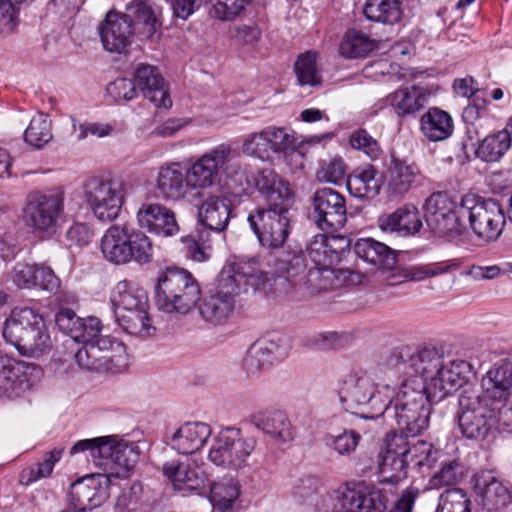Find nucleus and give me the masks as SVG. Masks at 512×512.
Here are the masks:
<instances>
[{"instance_id": "f257e3e1", "label": "nucleus", "mask_w": 512, "mask_h": 512, "mask_svg": "<svg viewBox=\"0 0 512 512\" xmlns=\"http://www.w3.org/2000/svg\"><path fill=\"white\" fill-rule=\"evenodd\" d=\"M218 277L238 293L242 286H250L266 293L284 294L295 301L304 299L308 289L305 258L297 251L270 254L264 264L256 257L239 258L227 263Z\"/></svg>"}, {"instance_id": "f03ea898", "label": "nucleus", "mask_w": 512, "mask_h": 512, "mask_svg": "<svg viewBox=\"0 0 512 512\" xmlns=\"http://www.w3.org/2000/svg\"><path fill=\"white\" fill-rule=\"evenodd\" d=\"M253 182L266 205L253 209L247 221L262 246L279 248L290 233L289 210L294 204V191L290 183L271 168L257 170Z\"/></svg>"}, {"instance_id": "7ed1b4c3", "label": "nucleus", "mask_w": 512, "mask_h": 512, "mask_svg": "<svg viewBox=\"0 0 512 512\" xmlns=\"http://www.w3.org/2000/svg\"><path fill=\"white\" fill-rule=\"evenodd\" d=\"M159 26L155 12L147 2H129L125 13L109 11L98 31L103 48L111 53H124L134 32L146 39L155 35Z\"/></svg>"}, {"instance_id": "20e7f679", "label": "nucleus", "mask_w": 512, "mask_h": 512, "mask_svg": "<svg viewBox=\"0 0 512 512\" xmlns=\"http://www.w3.org/2000/svg\"><path fill=\"white\" fill-rule=\"evenodd\" d=\"M2 336L22 355L35 357L52 346L45 318L30 307H15L4 322Z\"/></svg>"}, {"instance_id": "39448f33", "label": "nucleus", "mask_w": 512, "mask_h": 512, "mask_svg": "<svg viewBox=\"0 0 512 512\" xmlns=\"http://www.w3.org/2000/svg\"><path fill=\"white\" fill-rule=\"evenodd\" d=\"M387 398L384 415L393 418L400 429L399 434L409 438L420 435L429 424L430 405L435 403L423 389L410 382H402L396 398Z\"/></svg>"}, {"instance_id": "423d86ee", "label": "nucleus", "mask_w": 512, "mask_h": 512, "mask_svg": "<svg viewBox=\"0 0 512 512\" xmlns=\"http://www.w3.org/2000/svg\"><path fill=\"white\" fill-rule=\"evenodd\" d=\"M200 286L186 269L167 267L160 272L155 286V304L166 313L185 314L200 299Z\"/></svg>"}, {"instance_id": "0eeeda50", "label": "nucleus", "mask_w": 512, "mask_h": 512, "mask_svg": "<svg viewBox=\"0 0 512 512\" xmlns=\"http://www.w3.org/2000/svg\"><path fill=\"white\" fill-rule=\"evenodd\" d=\"M466 195L460 202H455L446 192H434L425 201V219L428 227L450 242L459 244L468 234L465 223L467 209Z\"/></svg>"}, {"instance_id": "6e6552de", "label": "nucleus", "mask_w": 512, "mask_h": 512, "mask_svg": "<svg viewBox=\"0 0 512 512\" xmlns=\"http://www.w3.org/2000/svg\"><path fill=\"white\" fill-rule=\"evenodd\" d=\"M111 302L117 322L124 331L131 335H150L149 301L142 287L132 281H119L112 291Z\"/></svg>"}, {"instance_id": "1a4fd4ad", "label": "nucleus", "mask_w": 512, "mask_h": 512, "mask_svg": "<svg viewBox=\"0 0 512 512\" xmlns=\"http://www.w3.org/2000/svg\"><path fill=\"white\" fill-rule=\"evenodd\" d=\"M84 451L89 452L93 463L108 477H126L137 460L133 448L114 436L80 440L71 447L70 454Z\"/></svg>"}, {"instance_id": "9d476101", "label": "nucleus", "mask_w": 512, "mask_h": 512, "mask_svg": "<svg viewBox=\"0 0 512 512\" xmlns=\"http://www.w3.org/2000/svg\"><path fill=\"white\" fill-rule=\"evenodd\" d=\"M65 194L61 189L30 192L22 209L23 220L40 238H50L64 212Z\"/></svg>"}, {"instance_id": "9b49d317", "label": "nucleus", "mask_w": 512, "mask_h": 512, "mask_svg": "<svg viewBox=\"0 0 512 512\" xmlns=\"http://www.w3.org/2000/svg\"><path fill=\"white\" fill-rule=\"evenodd\" d=\"M339 399L347 411L364 419H376L387 408V398L376 391L373 380L366 373H351L342 381Z\"/></svg>"}, {"instance_id": "f8f14e48", "label": "nucleus", "mask_w": 512, "mask_h": 512, "mask_svg": "<svg viewBox=\"0 0 512 512\" xmlns=\"http://www.w3.org/2000/svg\"><path fill=\"white\" fill-rule=\"evenodd\" d=\"M480 399L478 390L464 388L458 397L457 421L463 437L484 441L494 431V409Z\"/></svg>"}, {"instance_id": "ddd939ff", "label": "nucleus", "mask_w": 512, "mask_h": 512, "mask_svg": "<svg viewBox=\"0 0 512 512\" xmlns=\"http://www.w3.org/2000/svg\"><path fill=\"white\" fill-rule=\"evenodd\" d=\"M83 196L98 220L112 222L119 216L124 202V184L110 176L90 177L84 183Z\"/></svg>"}, {"instance_id": "4468645a", "label": "nucleus", "mask_w": 512, "mask_h": 512, "mask_svg": "<svg viewBox=\"0 0 512 512\" xmlns=\"http://www.w3.org/2000/svg\"><path fill=\"white\" fill-rule=\"evenodd\" d=\"M256 443L255 437L243 436L240 429L226 428L214 439L208 458L216 466L237 471L249 464Z\"/></svg>"}, {"instance_id": "2eb2a0df", "label": "nucleus", "mask_w": 512, "mask_h": 512, "mask_svg": "<svg viewBox=\"0 0 512 512\" xmlns=\"http://www.w3.org/2000/svg\"><path fill=\"white\" fill-rule=\"evenodd\" d=\"M469 226L475 236L485 242L496 241L502 234L506 217L500 203L493 198L466 194Z\"/></svg>"}, {"instance_id": "dca6fc26", "label": "nucleus", "mask_w": 512, "mask_h": 512, "mask_svg": "<svg viewBox=\"0 0 512 512\" xmlns=\"http://www.w3.org/2000/svg\"><path fill=\"white\" fill-rule=\"evenodd\" d=\"M443 362V356L435 348L411 351L409 348L394 352L390 358L396 371L403 376L402 382H410L418 387L419 382L432 379Z\"/></svg>"}, {"instance_id": "f3484780", "label": "nucleus", "mask_w": 512, "mask_h": 512, "mask_svg": "<svg viewBox=\"0 0 512 512\" xmlns=\"http://www.w3.org/2000/svg\"><path fill=\"white\" fill-rule=\"evenodd\" d=\"M309 217L320 230L337 232L347 222L346 198L332 188L317 189L310 200Z\"/></svg>"}, {"instance_id": "a211bd4d", "label": "nucleus", "mask_w": 512, "mask_h": 512, "mask_svg": "<svg viewBox=\"0 0 512 512\" xmlns=\"http://www.w3.org/2000/svg\"><path fill=\"white\" fill-rule=\"evenodd\" d=\"M297 148L294 132L285 127L268 126L261 131L249 134L243 141L242 152L263 161L273 155L287 154Z\"/></svg>"}, {"instance_id": "6ab92c4d", "label": "nucleus", "mask_w": 512, "mask_h": 512, "mask_svg": "<svg viewBox=\"0 0 512 512\" xmlns=\"http://www.w3.org/2000/svg\"><path fill=\"white\" fill-rule=\"evenodd\" d=\"M237 156L230 144L222 143L195 160L186 170L191 189L211 187L218 174Z\"/></svg>"}, {"instance_id": "aec40b11", "label": "nucleus", "mask_w": 512, "mask_h": 512, "mask_svg": "<svg viewBox=\"0 0 512 512\" xmlns=\"http://www.w3.org/2000/svg\"><path fill=\"white\" fill-rule=\"evenodd\" d=\"M409 440L403 434L389 433L386 436V449L379 462L378 478L382 485L397 486L408 475Z\"/></svg>"}, {"instance_id": "412c9836", "label": "nucleus", "mask_w": 512, "mask_h": 512, "mask_svg": "<svg viewBox=\"0 0 512 512\" xmlns=\"http://www.w3.org/2000/svg\"><path fill=\"white\" fill-rule=\"evenodd\" d=\"M473 372V366L466 360H451L439 367V371L426 384L419 382L421 389L434 402L443 400L466 383Z\"/></svg>"}, {"instance_id": "4be33fe9", "label": "nucleus", "mask_w": 512, "mask_h": 512, "mask_svg": "<svg viewBox=\"0 0 512 512\" xmlns=\"http://www.w3.org/2000/svg\"><path fill=\"white\" fill-rule=\"evenodd\" d=\"M331 512H384L387 500L378 490L345 487L329 495Z\"/></svg>"}, {"instance_id": "5701e85b", "label": "nucleus", "mask_w": 512, "mask_h": 512, "mask_svg": "<svg viewBox=\"0 0 512 512\" xmlns=\"http://www.w3.org/2000/svg\"><path fill=\"white\" fill-rule=\"evenodd\" d=\"M349 246V241L343 236L332 235L328 237L325 234H317L309 242L307 253L316 266V270H309L306 275L307 291L305 298L312 292L310 278L318 276L321 270H326L341 258L342 251Z\"/></svg>"}, {"instance_id": "b1692460", "label": "nucleus", "mask_w": 512, "mask_h": 512, "mask_svg": "<svg viewBox=\"0 0 512 512\" xmlns=\"http://www.w3.org/2000/svg\"><path fill=\"white\" fill-rule=\"evenodd\" d=\"M424 181L425 176L415 162L391 156L385 184L390 198H402L411 190L422 186Z\"/></svg>"}, {"instance_id": "393cba45", "label": "nucleus", "mask_w": 512, "mask_h": 512, "mask_svg": "<svg viewBox=\"0 0 512 512\" xmlns=\"http://www.w3.org/2000/svg\"><path fill=\"white\" fill-rule=\"evenodd\" d=\"M475 502L487 512H499L512 502V492L492 471L474 476Z\"/></svg>"}, {"instance_id": "a878e982", "label": "nucleus", "mask_w": 512, "mask_h": 512, "mask_svg": "<svg viewBox=\"0 0 512 512\" xmlns=\"http://www.w3.org/2000/svg\"><path fill=\"white\" fill-rule=\"evenodd\" d=\"M162 470L177 490L201 493L209 486V478L204 471L203 463L199 464L193 459L166 462Z\"/></svg>"}, {"instance_id": "bb28decb", "label": "nucleus", "mask_w": 512, "mask_h": 512, "mask_svg": "<svg viewBox=\"0 0 512 512\" xmlns=\"http://www.w3.org/2000/svg\"><path fill=\"white\" fill-rule=\"evenodd\" d=\"M37 367L23 361L0 358V397L14 399L32 386L31 376Z\"/></svg>"}, {"instance_id": "cd10ccee", "label": "nucleus", "mask_w": 512, "mask_h": 512, "mask_svg": "<svg viewBox=\"0 0 512 512\" xmlns=\"http://www.w3.org/2000/svg\"><path fill=\"white\" fill-rule=\"evenodd\" d=\"M478 395L487 404L507 402L512 395V363L503 362L491 367L481 379Z\"/></svg>"}, {"instance_id": "c85d7f7f", "label": "nucleus", "mask_w": 512, "mask_h": 512, "mask_svg": "<svg viewBox=\"0 0 512 512\" xmlns=\"http://www.w3.org/2000/svg\"><path fill=\"white\" fill-rule=\"evenodd\" d=\"M191 189L186 172L179 162L159 167L155 176V194L165 201L183 200Z\"/></svg>"}, {"instance_id": "c756f323", "label": "nucleus", "mask_w": 512, "mask_h": 512, "mask_svg": "<svg viewBox=\"0 0 512 512\" xmlns=\"http://www.w3.org/2000/svg\"><path fill=\"white\" fill-rule=\"evenodd\" d=\"M134 81L143 96L158 108H170V98L167 84L156 66L139 63L134 71Z\"/></svg>"}, {"instance_id": "7c9ffc66", "label": "nucleus", "mask_w": 512, "mask_h": 512, "mask_svg": "<svg viewBox=\"0 0 512 512\" xmlns=\"http://www.w3.org/2000/svg\"><path fill=\"white\" fill-rule=\"evenodd\" d=\"M237 294L235 288L218 277L215 291L206 296L200 304L199 311L203 319L214 324H220L228 319L234 311Z\"/></svg>"}, {"instance_id": "2f4dec72", "label": "nucleus", "mask_w": 512, "mask_h": 512, "mask_svg": "<svg viewBox=\"0 0 512 512\" xmlns=\"http://www.w3.org/2000/svg\"><path fill=\"white\" fill-rule=\"evenodd\" d=\"M137 221L141 228L164 237L179 231L175 213L159 203L142 204L137 212Z\"/></svg>"}, {"instance_id": "473e14b6", "label": "nucleus", "mask_w": 512, "mask_h": 512, "mask_svg": "<svg viewBox=\"0 0 512 512\" xmlns=\"http://www.w3.org/2000/svg\"><path fill=\"white\" fill-rule=\"evenodd\" d=\"M377 224L383 232L397 233L401 236L414 235L423 225L418 208L411 203L397 208L392 213L380 215Z\"/></svg>"}, {"instance_id": "72a5a7b5", "label": "nucleus", "mask_w": 512, "mask_h": 512, "mask_svg": "<svg viewBox=\"0 0 512 512\" xmlns=\"http://www.w3.org/2000/svg\"><path fill=\"white\" fill-rule=\"evenodd\" d=\"M68 496L70 507L86 512L107 499V490L102 487L99 477L90 475L73 482Z\"/></svg>"}, {"instance_id": "f704fd0d", "label": "nucleus", "mask_w": 512, "mask_h": 512, "mask_svg": "<svg viewBox=\"0 0 512 512\" xmlns=\"http://www.w3.org/2000/svg\"><path fill=\"white\" fill-rule=\"evenodd\" d=\"M231 216L230 200L222 196L207 197L198 208L199 222L211 231L222 232Z\"/></svg>"}, {"instance_id": "c9c22d12", "label": "nucleus", "mask_w": 512, "mask_h": 512, "mask_svg": "<svg viewBox=\"0 0 512 512\" xmlns=\"http://www.w3.org/2000/svg\"><path fill=\"white\" fill-rule=\"evenodd\" d=\"M386 101L398 117L404 118L422 110L427 104L428 94L422 87L413 85L390 93Z\"/></svg>"}, {"instance_id": "e433bc0d", "label": "nucleus", "mask_w": 512, "mask_h": 512, "mask_svg": "<svg viewBox=\"0 0 512 512\" xmlns=\"http://www.w3.org/2000/svg\"><path fill=\"white\" fill-rule=\"evenodd\" d=\"M211 436V428L203 422H187L174 433L172 447L181 454H192L203 447Z\"/></svg>"}, {"instance_id": "4c0bfd02", "label": "nucleus", "mask_w": 512, "mask_h": 512, "mask_svg": "<svg viewBox=\"0 0 512 512\" xmlns=\"http://www.w3.org/2000/svg\"><path fill=\"white\" fill-rule=\"evenodd\" d=\"M377 169L372 164L356 168L347 176L346 187L350 195L359 199H373L380 193Z\"/></svg>"}, {"instance_id": "58836bf2", "label": "nucleus", "mask_w": 512, "mask_h": 512, "mask_svg": "<svg viewBox=\"0 0 512 512\" xmlns=\"http://www.w3.org/2000/svg\"><path fill=\"white\" fill-rule=\"evenodd\" d=\"M353 250L359 258L383 269H392L397 261L395 252L389 246L373 238L358 239Z\"/></svg>"}, {"instance_id": "ea45409f", "label": "nucleus", "mask_w": 512, "mask_h": 512, "mask_svg": "<svg viewBox=\"0 0 512 512\" xmlns=\"http://www.w3.org/2000/svg\"><path fill=\"white\" fill-rule=\"evenodd\" d=\"M420 129L428 140L444 141L453 134L454 122L448 112L431 107L421 116Z\"/></svg>"}, {"instance_id": "a19ab883", "label": "nucleus", "mask_w": 512, "mask_h": 512, "mask_svg": "<svg viewBox=\"0 0 512 512\" xmlns=\"http://www.w3.org/2000/svg\"><path fill=\"white\" fill-rule=\"evenodd\" d=\"M251 422L276 440L287 442L294 437L290 420L283 411L273 410L257 413L251 417Z\"/></svg>"}, {"instance_id": "79ce46f5", "label": "nucleus", "mask_w": 512, "mask_h": 512, "mask_svg": "<svg viewBox=\"0 0 512 512\" xmlns=\"http://www.w3.org/2000/svg\"><path fill=\"white\" fill-rule=\"evenodd\" d=\"M101 252L103 257L116 265L129 263L128 249H126V224L110 226L101 239Z\"/></svg>"}, {"instance_id": "37998d69", "label": "nucleus", "mask_w": 512, "mask_h": 512, "mask_svg": "<svg viewBox=\"0 0 512 512\" xmlns=\"http://www.w3.org/2000/svg\"><path fill=\"white\" fill-rule=\"evenodd\" d=\"M378 48V41L369 35L356 30L348 29L339 44V53L347 59H360L367 57Z\"/></svg>"}, {"instance_id": "c03bdc74", "label": "nucleus", "mask_w": 512, "mask_h": 512, "mask_svg": "<svg viewBox=\"0 0 512 512\" xmlns=\"http://www.w3.org/2000/svg\"><path fill=\"white\" fill-rule=\"evenodd\" d=\"M280 355V346L272 340L255 342L248 351L244 366L248 373L255 374L268 368Z\"/></svg>"}, {"instance_id": "a18cd8bd", "label": "nucleus", "mask_w": 512, "mask_h": 512, "mask_svg": "<svg viewBox=\"0 0 512 512\" xmlns=\"http://www.w3.org/2000/svg\"><path fill=\"white\" fill-rule=\"evenodd\" d=\"M512 145V136L503 128L491 132L483 138L477 149L476 156L484 162H498Z\"/></svg>"}, {"instance_id": "49530a36", "label": "nucleus", "mask_w": 512, "mask_h": 512, "mask_svg": "<svg viewBox=\"0 0 512 512\" xmlns=\"http://www.w3.org/2000/svg\"><path fill=\"white\" fill-rule=\"evenodd\" d=\"M126 249H128L129 263L140 265L152 262L154 245L145 232L126 224Z\"/></svg>"}, {"instance_id": "de8ad7c7", "label": "nucleus", "mask_w": 512, "mask_h": 512, "mask_svg": "<svg viewBox=\"0 0 512 512\" xmlns=\"http://www.w3.org/2000/svg\"><path fill=\"white\" fill-rule=\"evenodd\" d=\"M362 436L353 429H343L342 431L326 433L322 442L325 447L338 456L349 457L357 449Z\"/></svg>"}, {"instance_id": "09e8293b", "label": "nucleus", "mask_w": 512, "mask_h": 512, "mask_svg": "<svg viewBox=\"0 0 512 512\" xmlns=\"http://www.w3.org/2000/svg\"><path fill=\"white\" fill-rule=\"evenodd\" d=\"M294 72L301 86L319 87L322 77L317 67V53L306 51L301 53L294 64Z\"/></svg>"}, {"instance_id": "8fccbe9b", "label": "nucleus", "mask_w": 512, "mask_h": 512, "mask_svg": "<svg viewBox=\"0 0 512 512\" xmlns=\"http://www.w3.org/2000/svg\"><path fill=\"white\" fill-rule=\"evenodd\" d=\"M63 448H54L44 454L43 460L36 466H28L19 474V483L28 486L42 478L48 477L54 469V465L61 459Z\"/></svg>"}, {"instance_id": "3c124183", "label": "nucleus", "mask_w": 512, "mask_h": 512, "mask_svg": "<svg viewBox=\"0 0 512 512\" xmlns=\"http://www.w3.org/2000/svg\"><path fill=\"white\" fill-rule=\"evenodd\" d=\"M227 35L232 46L239 49L254 50L261 40L262 30L256 23L238 24L231 26Z\"/></svg>"}, {"instance_id": "603ef678", "label": "nucleus", "mask_w": 512, "mask_h": 512, "mask_svg": "<svg viewBox=\"0 0 512 512\" xmlns=\"http://www.w3.org/2000/svg\"><path fill=\"white\" fill-rule=\"evenodd\" d=\"M401 2H365L363 13L370 21L394 24L401 19Z\"/></svg>"}, {"instance_id": "864d4df0", "label": "nucleus", "mask_w": 512, "mask_h": 512, "mask_svg": "<svg viewBox=\"0 0 512 512\" xmlns=\"http://www.w3.org/2000/svg\"><path fill=\"white\" fill-rule=\"evenodd\" d=\"M408 449L407 459L409 464H413L419 470L424 467L433 468L441 454L439 450L433 448L431 443L423 440H416L413 443L409 440Z\"/></svg>"}, {"instance_id": "5fc2aeb1", "label": "nucleus", "mask_w": 512, "mask_h": 512, "mask_svg": "<svg viewBox=\"0 0 512 512\" xmlns=\"http://www.w3.org/2000/svg\"><path fill=\"white\" fill-rule=\"evenodd\" d=\"M27 144L34 148H41L52 139L51 120L47 115L40 113L34 116L24 133Z\"/></svg>"}, {"instance_id": "6e6d98bb", "label": "nucleus", "mask_w": 512, "mask_h": 512, "mask_svg": "<svg viewBox=\"0 0 512 512\" xmlns=\"http://www.w3.org/2000/svg\"><path fill=\"white\" fill-rule=\"evenodd\" d=\"M461 265L458 259H449L436 263L411 266L406 273V278L411 281H422L426 278L439 276L457 270Z\"/></svg>"}, {"instance_id": "4d7b16f0", "label": "nucleus", "mask_w": 512, "mask_h": 512, "mask_svg": "<svg viewBox=\"0 0 512 512\" xmlns=\"http://www.w3.org/2000/svg\"><path fill=\"white\" fill-rule=\"evenodd\" d=\"M97 349L93 347V343L83 345L75 353V360L80 368L90 371H106L111 369L113 362L112 355H95Z\"/></svg>"}, {"instance_id": "13d9d810", "label": "nucleus", "mask_w": 512, "mask_h": 512, "mask_svg": "<svg viewBox=\"0 0 512 512\" xmlns=\"http://www.w3.org/2000/svg\"><path fill=\"white\" fill-rule=\"evenodd\" d=\"M470 505V499L464 490L447 489L440 495L436 512H471Z\"/></svg>"}, {"instance_id": "bf43d9fd", "label": "nucleus", "mask_w": 512, "mask_h": 512, "mask_svg": "<svg viewBox=\"0 0 512 512\" xmlns=\"http://www.w3.org/2000/svg\"><path fill=\"white\" fill-rule=\"evenodd\" d=\"M460 463L456 459L442 461L440 469L429 479L428 489H440L443 486L456 484L461 478Z\"/></svg>"}, {"instance_id": "052dcab7", "label": "nucleus", "mask_w": 512, "mask_h": 512, "mask_svg": "<svg viewBox=\"0 0 512 512\" xmlns=\"http://www.w3.org/2000/svg\"><path fill=\"white\" fill-rule=\"evenodd\" d=\"M206 489L210 490L212 500L222 510L231 508L240 494L238 486L233 482L214 483L209 480Z\"/></svg>"}, {"instance_id": "680f3d73", "label": "nucleus", "mask_w": 512, "mask_h": 512, "mask_svg": "<svg viewBox=\"0 0 512 512\" xmlns=\"http://www.w3.org/2000/svg\"><path fill=\"white\" fill-rule=\"evenodd\" d=\"M349 144L353 149L362 151L371 160L380 157L382 150L376 139H374L365 129H357L351 132Z\"/></svg>"}, {"instance_id": "e2e57ef3", "label": "nucleus", "mask_w": 512, "mask_h": 512, "mask_svg": "<svg viewBox=\"0 0 512 512\" xmlns=\"http://www.w3.org/2000/svg\"><path fill=\"white\" fill-rule=\"evenodd\" d=\"M346 164L341 157L323 161L317 170V178L322 182L338 184L346 176Z\"/></svg>"}, {"instance_id": "0e129e2a", "label": "nucleus", "mask_w": 512, "mask_h": 512, "mask_svg": "<svg viewBox=\"0 0 512 512\" xmlns=\"http://www.w3.org/2000/svg\"><path fill=\"white\" fill-rule=\"evenodd\" d=\"M20 3L0 2V36L7 37L15 32L19 24Z\"/></svg>"}, {"instance_id": "69168bd1", "label": "nucleus", "mask_w": 512, "mask_h": 512, "mask_svg": "<svg viewBox=\"0 0 512 512\" xmlns=\"http://www.w3.org/2000/svg\"><path fill=\"white\" fill-rule=\"evenodd\" d=\"M101 330V321L97 317L81 318L71 338L75 342L86 345L87 343H93L100 335Z\"/></svg>"}, {"instance_id": "338daca9", "label": "nucleus", "mask_w": 512, "mask_h": 512, "mask_svg": "<svg viewBox=\"0 0 512 512\" xmlns=\"http://www.w3.org/2000/svg\"><path fill=\"white\" fill-rule=\"evenodd\" d=\"M106 91L115 102L130 101L137 95L134 79L131 80L128 78H117L108 84Z\"/></svg>"}, {"instance_id": "774afa93", "label": "nucleus", "mask_w": 512, "mask_h": 512, "mask_svg": "<svg viewBox=\"0 0 512 512\" xmlns=\"http://www.w3.org/2000/svg\"><path fill=\"white\" fill-rule=\"evenodd\" d=\"M243 2H215L209 8L211 17L221 21H232L244 11Z\"/></svg>"}]
</instances>
